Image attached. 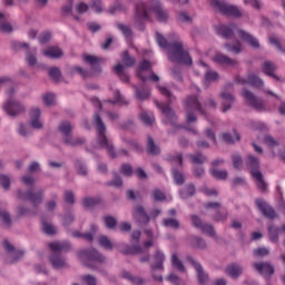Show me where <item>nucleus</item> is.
Returning <instances> with one entry per match:
<instances>
[{
	"instance_id": "obj_62",
	"label": "nucleus",
	"mask_w": 285,
	"mask_h": 285,
	"mask_svg": "<svg viewBox=\"0 0 285 285\" xmlns=\"http://www.w3.org/2000/svg\"><path fill=\"white\" fill-rule=\"evenodd\" d=\"M0 219L6 224V226H10L12 220L10 219V214L6 212L4 209H0Z\"/></svg>"
},
{
	"instance_id": "obj_41",
	"label": "nucleus",
	"mask_w": 285,
	"mask_h": 285,
	"mask_svg": "<svg viewBox=\"0 0 285 285\" xmlns=\"http://www.w3.org/2000/svg\"><path fill=\"white\" fill-rule=\"evenodd\" d=\"M259 190H266V181H264V175L262 171H254L253 176Z\"/></svg>"
},
{
	"instance_id": "obj_45",
	"label": "nucleus",
	"mask_w": 285,
	"mask_h": 285,
	"mask_svg": "<svg viewBox=\"0 0 285 285\" xmlns=\"http://www.w3.org/2000/svg\"><path fill=\"white\" fill-rule=\"evenodd\" d=\"M225 48L228 52L239 55L242 52V42L237 41L236 45L225 43Z\"/></svg>"
},
{
	"instance_id": "obj_63",
	"label": "nucleus",
	"mask_w": 285,
	"mask_h": 285,
	"mask_svg": "<svg viewBox=\"0 0 285 285\" xmlns=\"http://www.w3.org/2000/svg\"><path fill=\"white\" fill-rule=\"evenodd\" d=\"M158 90L160 95H163V97H166L168 99L169 104L173 102V94H170V90H168V88L158 86Z\"/></svg>"
},
{
	"instance_id": "obj_11",
	"label": "nucleus",
	"mask_w": 285,
	"mask_h": 285,
	"mask_svg": "<svg viewBox=\"0 0 285 285\" xmlns=\"http://www.w3.org/2000/svg\"><path fill=\"white\" fill-rule=\"evenodd\" d=\"M18 199L30 202L32 206L37 207L41 202H43V190H39L37 193L32 190L26 193L18 190Z\"/></svg>"
},
{
	"instance_id": "obj_7",
	"label": "nucleus",
	"mask_w": 285,
	"mask_h": 285,
	"mask_svg": "<svg viewBox=\"0 0 285 285\" xmlns=\"http://www.w3.org/2000/svg\"><path fill=\"white\" fill-rule=\"evenodd\" d=\"M148 10L150 9L148 8L147 3L138 2L136 4L135 26L140 31L146 30V21H150Z\"/></svg>"
},
{
	"instance_id": "obj_34",
	"label": "nucleus",
	"mask_w": 285,
	"mask_h": 285,
	"mask_svg": "<svg viewBox=\"0 0 285 285\" xmlns=\"http://www.w3.org/2000/svg\"><path fill=\"white\" fill-rule=\"evenodd\" d=\"M279 233H282V228H279V227H277L275 225H269L268 226L269 239L274 244H277V242H279Z\"/></svg>"
},
{
	"instance_id": "obj_59",
	"label": "nucleus",
	"mask_w": 285,
	"mask_h": 285,
	"mask_svg": "<svg viewBox=\"0 0 285 285\" xmlns=\"http://www.w3.org/2000/svg\"><path fill=\"white\" fill-rule=\"evenodd\" d=\"M105 226H107L109 229L116 228L117 227V219L112 216H105Z\"/></svg>"
},
{
	"instance_id": "obj_22",
	"label": "nucleus",
	"mask_w": 285,
	"mask_h": 285,
	"mask_svg": "<svg viewBox=\"0 0 285 285\" xmlns=\"http://www.w3.org/2000/svg\"><path fill=\"white\" fill-rule=\"evenodd\" d=\"M158 108L161 109V112L166 117L167 121H169V124H171V126H175V124L177 121V116L175 115V111H173V109H170V106L166 105V104H160V105H158Z\"/></svg>"
},
{
	"instance_id": "obj_15",
	"label": "nucleus",
	"mask_w": 285,
	"mask_h": 285,
	"mask_svg": "<svg viewBox=\"0 0 285 285\" xmlns=\"http://www.w3.org/2000/svg\"><path fill=\"white\" fill-rule=\"evenodd\" d=\"M191 224L193 226H195V228H200L204 235H208L209 237H215V227H213V225H209V224H204L202 222V218H199L198 216L196 215L191 216Z\"/></svg>"
},
{
	"instance_id": "obj_37",
	"label": "nucleus",
	"mask_w": 285,
	"mask_h": 285,
	"mask_svg": "<svg viewBox=\"0 0 285 285\" xmlns=\"http://www.w3.org/2000/svg\"><path fill=\"white\" fill-rule=\"evenodd\" d=\"M171 266L179 273H186V267H184V263H181L177 254L171 255Z\"/></svg>"
},
{
	"instance_id": "obj_24",
	"label": "nucleus",
	"mask_w": 285,
	"mask_h": 285,
	"mask_svg": "<svg viewBox=\"0 0 285 285\" xmlns=\"http://www.w3.org/2000/svg\"><path fill=\"white\" fill-rule=\"evenodd\" d=\"M236 29H237V26L235 24H230V26L223 24L217 27V35H219L220 37H224V39H230V37H233Z\"/></svg>"
},
{
	"instance_id": "obj_60",
	"label": "nucleus",
	"mask_w": 285,
	"mask_h": 285,
	"mask_svg": "<svg viewBox=\"0 0 285 285\" xmlns=\"http://www.w3.org/2000/svg\"><path fill=\"white\" fill-rule=\"evenodd\" d=\"M118 30H120L122 32V35L127 38L130 39V37H132V30H130V27L126 26V24H118Z\"/></svg>"
},
{
	"instance_id": "obj_53",
	"label": "nucleus",
	"mask_w": 285,
	"mask_h": 285,
	"mask_svg": "<svg viewBox=\"0 0 285 285\" xmlns=\"http://www.w3.org/2000/svg\"><path fill=\"white\" fill-rule=\"evenodd\" d=\"M188 157L191 159V161L194 164H205V161L207 160L206 156H204L203 154H196V155H188Z\"/></svg>"
},
{
	"instance_id": "obj_57",
	"label": "nucleus",
	"mask_w": 285,
	"mask_h": 285,
	"mask_svg": "<svg viewBox=\"0 0 285 285\" xmlns=\"http://www.w3.org/2000/svg\"><path fill=\"white\" fill-rule=\"evenodd\" d=\"M42 230L46 233V235H55L57 230L55 229V226L50 223L42 222Z\"/></svg>"
},
{
	"instance_id": "obj_5",
	"label": "nucleus",
	"mask_w": 285,
	"mask_h": 285,
	"mask_svg": "<svg viewBox=\"0 0 285 285\" xmlns=\"http://www.w3.org/2000/svg\"><path fill=\"white\" fill-rule=\"evenodd\" d=\"M78 257L82 262H86L89 268H97V264H104L106 262V257L95 248L81 250L78 253Z\"/></svg>"
},
{
	"instance_id": "obj_33",
	"label": "nucleus",
	"mask_w": 285,
	"mask_h": 285,
	"mask_svg": "<svg viewBox=\"0 0 285 285\" xmlns=\"http://www.w3.org/2000/svg\"><path fill=\"white\" fill-rule=\"evenodd\" d=\"M83 60L91 66L94 72H101V67L99 66V58L90 55H86Z\"/></svg>"
},
{
	"instance_id": "obj_27",
	"label": "nucleus",
	"mask_w": 285,
	"mask_h": 285,
	"mask_svg": "<svg viewBox=\"0 0 285 285\" xmlns=\"http://www.w3.org/2000/svg\"><path fill=\"white\" fill-rule=\"evenodd\" d=\"M245 164H246L248 170H250L252 176L254 173H259V158H257L253 155H248Z\"/></svg>"
},
{
	"instance_id": "obj_23",
	"label": "nucleus",
	"mask_w": 285,
	"mask_h": 285,
	"mask_svg": "<svg viewBox=\"0 0 285 285\" xmlns=\"http://www.w3.org/2000/svg\"><path fill=\"white\" fill-rule=\"evenodd\" d=\"M222 101V112H226L227 110H230L233 108V104H235V97L228 92H222L220 94Z\"/></svg>"
},
{
	"instance_id": "obj_26",
	"label": "nucleus",
	"mask_w": 285,
	"mask_h": 285,
	"mask_svg": "<svg viewBox=\"0 0 285 285\" xmlns=\"http://www.w3.org/2000/svg\"><path fill=\"white\" fill-rule=\"evenodd\" d=\"M151 66L153 65L148 60H142L139 63L136 75L140 81H148V77L144 76V72H146L147 70H150Z\"/></svg>"
},
{
	"instance_id": "obj_52",
	"label": "nucleus",
	"mask_w": 285,
	"mask_h": 285,
	"mask_svg": "<svg viewBox=\"0 0 285 285\" xmlns=\"http://www.w3.org/2000/svg\"><path fill=\"white\" fill-rule=\"evenodd\" d=\"M100 246L107 250H112V243L108 239V236H100L98 239Z\"/></svg>"
},
{
	"instance_id": "obj_2",
	"label": "nucleus",
	"mask_w": 285,
	"mask_h": 285,
	"mask_svg": "<svg viewBox=\"0 0 285 285\" xmlns=\"http://www.w3.org/2000/svg\"><path fill=\"white\" fill-rule=\"evenodd\" d=\"M13 85H14V82H12V79H10L9 77L0 78V88H3V86L6 88H10L7 91L8 100L3 105V110L10 117H17V115H21V112H23L26 110V107H23V105H20V102L17 101L13 97V95H14V88H12Z\"/></svg>"
},
{
	"instance_id": "obj_54",
	"label": "nucleus",
	"mask_w": 285,
	"mask_h": 285,
	"mask_svg": "<svg viewBox=\"0 0 285 285\" xmlns=\"http://www.w3.org/2000/svg\"><path fill=\"white\" fill-rule=\"evenodd\" d=\"M151 198L154 202H164L166 199V194L161 189H155L151 191Z\"/></svg>"
},
{
	"instance_id": "obj_38",
	"label": "nucleus",
	"mask_w": 285,
	"mask_h": 285,
	"mask_svg": "<svg viewBox=\"0 0 285 285\" xmlns=\"http://www.w3.org/2000/svg\"><path fill=\"white\" fill-rule=\"evenodd\" d=\"M121 275L124 279H127L128 282H130V284L144 285V278L132 276V274H130L129 272L124 271Z\"/></svg>"
},
{
	"instance_id": "obj_58",
	"label": "nucleus",
	"mask_w": 285,
	"mask_h": 285,
	"mask_svg": "<svg viewBox=\"0 0 285 285\" xmlns=\"http://www.w3.org/2000/svg\"><path fill=\"white\" fill-rule=\"evenodd\" d=\"M141 253H144V248L139 246H131L125 250V255H141Z\"/></svg>"
},
{
	"instance_id": "obj_8",
	"label": "nucleus",
	"mask_w": 285,
	"mask_h": 285,
	"mask_svg": "<svg viewBox=\"0 0 285 285\" xmlns=\"http://www.w3.org/2000/svg\"><path fill=\"white\" fill-rule=\"evenodd\" d=\"M58 130L63 136V142L68 146H79L81 144H86V139L83 138H72V134H70L72 132V125H70V121H62L59 125Z\"/></svg>"
},
{
	"instance_id": "obj_9",
	"label": "nucleus",
	"mask_w": 285,
	"mask_h": 285,
	"mask_svg": "<svg viewBox=\"0 0 285 285\" xmlns=\"http://www.w3.org/2000/svg\"><path fill=\"white\" fill-rule=\"evenodd\" d=\"M210 4L215 10H218L220 14H225L226 17H242V10L236 6L228 4L220 0H212Z\"/></svg>"
},
{
	"instance_id": "obj_42",
	"label": "nucleus",
	"mask_w": 285,
	"mask_h": 285,
	"mask_svg": "<svg viewBox=\"0 0 285 285\" xmlns=\"http://www.w3.org/2000/svg\"><path fill=\"white\" fill-rule=\"evenodd\" d=\"M134 88L136 89V97L139 101H144L150 97V90L146 88H137L136 86H134Z\"/></svg>"
},
{
	"instance_id": "obj_43",
	"label": "nucleus",
	"mask_w": 285,
	"mask_h": 285,
	"mask_svg": "<svg viewBox=\"0 0 285 285\" xmlns=\"http://www.w3.org/2000/svg\"><path fill=\"white\" fill-rule=\"evenodd\" d=\"M121 60L124 66H127V68H132V66L136 63L135 58H132L128 51L122 52Z\"/></svg>"
},
{
	"instance_id": "obj_44",
	"label": "nucleus",
	"mask_w": 285,
	"mask_h": 285,
	"mask_svg": "<svg viewBox=\"0 0 285 285\" xmlns=\"http://www.w3.org/2000/svg\"><path fill=\"white\" fill-rule=\"evenodd\" d=\"M139 117L145 126H153V124L155 122V116L148 115V112L146 111L141 112Z\"/></svg>"
},
{
	"instance_id": "obj_55",
	"label": "nucleus",
	"mask_w": 285,
	"mask_h": 285,
	"mask_svg": "<svg viewBox=\"0 0 285 285\" xmlns=\"http://www.w3.org/2000/svg\"><path fill=\"white\" fill-rule=\"evenodd\" d=\"M169 161L176 164V166H184V157L180 153H176L174 156H169Z\"/></svg>"
},
{
	"instance_id": "obj_12",
	"label": "nucleus",
	"mask_w": 285,
	"mask_h": 285,
	"mask_svg": "<svg viewBox=\"0 0 285 285\" xmlns=\"http://www.w3.org/2000/svg\"><path fill=\"white\" fill-rule=\"evenodd\" d=\"M2 246L7 253H9L8 258L6 259L7 264H14V262H19L21 257H23V250H17L14 245L10 244L8 239H4Z\"/></svg>"
},
{
	"instance_id": "obj_14",
	"label": "nucleus",
	"mask_w": 285,
	"mask_h": 285,
	"mask_svg": "<svg viewBox=\"0 0 285 285\" xmlns=\"http://www.w3.org/2000/svg\"><path fill=\"white\" fill-rule=\"evenodd\" d=\"M235 81L236 83H240V86L248 83V86H252L253 88H264V80L255 73H248L247 78L237 76Z\"/></svg>"
},
{
	"instance_id": "obj_19",
	"label": "nucleus",
	"mask_w": 285,
	"mask_h": 285,
	"mask_svg": "<svg viewBox=\"0 0 285 285\" xmlns=\"http://www.w3.org/2000/svg\"><path fill=\"white\" fill-rule=\"evenodd\" d=\"M204 208L208 209H213L216 210V215L214 216V220L215 222H224V219H226V214H222L219 210L222 208V204L217 203V202H212V203H205L204 204Z\"/></svg>"
},
{
	"instance_id": "obj_20",
	"label": "nucleus",
	"mask_w": 285,
	"mask_h": 285,
	"mask_svg": "<svg viewBox=\"0 0 285 285\" xmlns=\"http://www.w3.org/2000/svg\"><path fill=\"white\" fill-rule=\"evenodd\" d=\"M29 117L31 119L30 121L31 128H36V129L43 128V122L39 120V117H41V110L39 108H32L29 112Z\"/></svg>"
},
{
	"instance_id": "obj_21",
	"label": "nucleus",
	"mask_w": 285,
	"mask_h": 285,
	"mask_svg": "<svg viewBox=\"0 0 285 285\" xmlns=\"http://www.w3.org/2000/svg\"><path fill=\"white\" fill-rule=\"evenodd\" d=\"M187 259L188 262H190L191 266H194L195 271L197 272L199 284H204L206 279H208V274L204 273V267H202V264H199L190 256L187 257Z\"/></svg>"
},
{
	"instance_id": "obj_3",
	"label": "nucleus",
	"mask_w": 285,
	"mask_h": 285,
	"mask_svg": "<svg viewBox=\"0 0 285 285\" xmlns=\"http://www.w3.org/2000/svg\"><path fill=\"white\" fill-rule=\"evenodd\" d=\"M94 119H95L96 129L98 132L97 140H98L99 146L101 148H106L108 155L111 158L117 157V154H115V147L112 146V144H110L108 141V137H106V125L104 124L101 116H99V114H95Z\"/></svg>"
},
{
	"instance_id": "obj_36",
	"label": "nucleus",
	"mask_w": 285,
	"mask_h": 285,
	"mask_svg": "<svg viewBox=\"0 0 285 285\" xmlns=\"http://www.w3.org/2000/svg\"><path fill=\"white\" fill-rule=\"evenodd\" d=\"M114 72L119 77L120 80L124 81V83H128L130 81V77L128 73L124 72V67L121 63H118L114 67Z\"/></svg>"
},
{
	"instance_id": "obj_46",
	"label": "nucleus",
	"mask_w": 285,
	"mask_h": 285,
	"mask_svg": "<svg viewBox=\"0 0 285 285\" xmlns=\"http://www.w3.org/2000/svg\"><path fill=\"white\" fill-rule=\"evenodd\" d=\"M163 225L166 227V228H179V220L175 219V218H165L163 220Z\"/></svg>"
},
{
	"instance_id": "obj_49",
	"label": "nucleus",
	"mask_w": 285,
	"mask_h": 285,
	"mask_svg": "<svg viewBox=\"0 0 285 285\" xmlns=\"http://www.w3.org/2000/svg\"><path fill=\"white\" fill-rule=\"evenodd\" d=\"M232 161H233V166H234V168H236V170H242V168L244 166V160L242 159V156L233 155Z\"/></svg>"
},
{
	"instance_id": "obj_1",
	"label": "nucleus",
	"mask_w": 285,
	"mask_h": 285,
	"mask_svg": "<svg viewBox=\"0 0 285 285\" xmlns=\"http://www.w3.org/2000/svg\"><path fill=\"white\" fill-rule=\"evenodd\" d=\"M156 39L160 48L167 49L169 61L181 63L183 66H193V58L188 50L184 49V42L175 40L168 43V40L159 32H156Z\"/></svg>"
},
{
	"instance_id": "obj_56",
	"label": "nucleus",
	"mask_w": 285,
	"mask_h": 285,
	"mask_svg": "<svg viewBox=\"0 0 285 285\" xmlns=\"http://www.w3.org/2000/svg\"><path fill=\"white\" fill-rule=\"evenodd\" d=\"M49 77L53 79V81H59L61 79V70L57 67H52L49 69Z\"/></svg>"
},
{
	"instance_id": "obj_6",
	"label": "nucleus",
	"mask_w": 285,
	"mask_h": 285,
	"mask_svg": "<svg viewBox=\"0 0 285 285\" xmlns=\"http://www.w3.org/2000/svg\"><path fill=\"white\" fill-rule=\"evenodd\" d=\"M186 121L187 124H193V121H197V116L195 112H200V115H206L204 108H202V104L195 96H189L186 99Z\"/></svg>"
},
{
	"instance_id": "obj_39",
	"label": "nucleus",
	"mask_w": 285,
	"mask_h": 285,
	"mask_svg": "<svg viewBox=\"0 0 285 285\" xmlns=\"http://www.w3.org/2000/svg\"><path fill=\"white\" fill-rule=\"evenodd\" d=\"M242 271H243V268L238 264H232V265L227 266V268H226L227 275H229V277H234V278H236L242 273Z\"/></svg>"
},
{
	"instance_id": "obj_4",
	"label": "nucleus",
	"mask_w": 285,
	"mask_h": 285,
	"mask_svg": "<svg viewBox=\"0 0 285 285\" xmlns=\"http://www.w3.org/2000/svg\"><path fill=\"white\" fill-rule=\"evenodd\" d=\"M72 246L69 242H56L50 243L49 248L52 250V256L50 257V263L53 268H63L66 266V261L61 257L59 253L70 250Z\"/></svg>"
},
{
	"instance_id": "obj_48",
	"label": "nucleus",
	"mask_w": 285,
	"mask_h": 285,
	"mask_svg": "<svg viewBox=\"0 0 285 285\" xmlns=\"http://www.w3.org/2000/svg\"><path fill=\"white\" fill-rule=\"evenodd\" d=\"M212 177H215V179H227L228 171L226 170H219V169H212L210 170Z\"/></svg>"
},
{
	"instance_id": "obj_61",
	"label": "nucleus",
	"mask_w": 285,
	"mask_h": 285,
	"mask_svg": "<svg viewBox=\"0 0 285 285\" xmlns=\"http://www.w3.org/2000/svg\"><path fill=\"white\" fill-rule=\"evenodd\" d=\"M90 8H91V10L96 11L98 14L104 12V8L101 6V0H91Z\"/></svg>"
},
{
	"instance_id": "obj_35",
	"label": "nucleus",
	"mask_w": 285,
	"mask_h": 285,
	"mask_svg": "<svg viewBox=\"0 0 285 285\" xmlns=\"http://www.w3.org/2000/svg\"><path fill=\"white\" fill-rule=\"evenodd\" d=\"M264 144L269 147L272 150L273 155H275V150L279 148V141H277L273 136L266 135L264 137Z\"/></svg>"
},
{
	"instance_id": "obj_51",
	"label": "nucleus",
	"mask_w": 285,
	"mask_h": 285,
	"mask_svg": "<svg viewBox=\"0 0 285 285\" xmlns=\"http://www.w3.org/2000/svg\"><path fill=\"white\" fill-rule=\"evenodd\" d=\"M114 99H115V101L108 100V102L109 104H120V105H124V106H128V102L126 101L124 96H121V92H119V90H117L115 92Z\"/></svg>"
},
{
	"instance_id": "obj_47",
	"label": "nucleus",
	"mask_w": 285,
	"mask_h": 285,
	"mask_svg": "<svg viewBox=\"0 0 285 285\" xmlns=\"http://www.w3.org/2000/svg\"><path fill=\"white\" fill-rule=\"evenodd\" d=\"M99 202H101V198L88 197L82 200V205L85 208H92V206H97Z\"/></svg>"
},
{
	"instance_id": "obj_16",
	"label": "nucleus",
	"mask_w": 285,
	"mask_h": 285,
	"mask_svg": "<svg viewBox=\"0 0 285 285\" xmlns=\"http://www.w3.org/2000/svg\"><path fill=\"white\" fill-rule=\"evenodd\" d=\"M255 204L257 208H259L261 213H263L264 217H267L268 219H275V217H277L275 209L265 200L257 198Z\"/></svg>"
},
{
	"instance_id": "obj_17",
	"label": "nucleus",
	"mask_w": 285,
	"mask_h": 285,
	"mask_svg": "<svg viewBox=\"0 0 285 285\" xmlns=\"http://www.w3.org/2000/svg\"><path fill=\"white\" fill-rule=\"evenodd\" d=\"M253 267L259 275H263V277H271V275L275 273V268L272 267L269 263H254Z\"/></svg>"
},
{
	"instance_id": "obj_28",
	"label": "nucleus",
	"mask_w": 285,
	"mask_h": 285,
	"mask_svg": "<svg viewBox=\"0 0 285 285\" xmlns=\"http://www.w3.org/2000/svg\"><path fill=\"white\" fill-rule=\"evenodd\" d=\"M151 11L157 17L158 21H168V12L161 9V3L156 2V4L151 8Z\"/></svg>"
},
{
	"instance_id": "obj_25",
	"label": "nucleus",
	"mask_w": 285,
	"mask_h": 285,
	"mask_svg": "<svg viewBox=\"0 0 285 285\" xmlns=\"http://www.w3.org/2000/svg\"><path fill=\"white\" fill-rule=\"evenodd\" d=\"M238 37L245 41V43H248V46H252V48H259V41L256 40L255 37H253L250 33L244 31V30H238Z\"/></svg>"
},
{
	"instance_id": "obj_64",
	"label": "nucleus",
	"mask_w": 285,
	"mask_h": 285,
	"mask_svg": "<svg viewBox=\"0 0 285 285\" xmlns=\"http://www.w3.org/2000/svg\"><path fill=\"white\" fill-rule=\"evenodd\" d=\"M217 79H219V73H217L216 71H207L205 73V80L210 83V81H217Z\"/></svg>"
},
{
	"instance_id": "obj_18",
	"label": "nucleus",
	"mask_w": 285,
	"mask_h": 285,
	"mask_svg": "<svg viewBox=\"0 0 285 285\" xmlns=\"http://www.w3.org/2000/svg\"><path fill=\"white\" fill-rule=\"evenodd\" d=\"M132 215L138 224H148L150 222V216H148L144 206L135 207Z\"/></svg>"
},
{
	"instance_id": "obj_31",
	"label": "nucleus",
	"mask_w": 285,
	"mask_h": 285,
	"mask_svg": "<svg viewBox=\"0 0 285 285\" xmlns=\"http://www.w3.org/2000/svg\"><path fill=\"white\" fill-rule=\"evenodd\" d=\"M262 70L265 75L268 77H273V79H279L275 73V70H277V66L271 61H265L262 66Z\"/></svg>"
},
{
	"instance_id": "obj_10",
	"label": "nucleus",
	"mask_w": 285,
	"mask_h": 285,
	"mask_svg": "<svg viewBox=\"0 0 285 285\" xmlns=\"http://www.w3.org/2000/svg\"><path fill=\"white\" fill-rule=\"evenodd\" d=\"M166 262V255L160 249H157L154 254V263L151 264L153 279L155 282H164L161 274H156V271H164V263Z\"/></svg>"
},
{
	"instance_id": "obj_30",
	"label": "nucleus",
	"mask_w": 285,
	"mask_h": 285,
	"mask_svg": "<svg viewBox=\"0 0 285 285\" xmlns=\"http://www.w3.org/2000/svg\"><path fill=\"white\" fill-rule=\"evenodd\" d=\"M42 55L49 57V59H59V57L63 56V51L59 47H48Z\"/></svg>"
},
{
	"instance_id": "obj_29",
	"label": "nucleus",
	"mask_w": 285,
	"mask_h": 285,
	"mask_svg": "<svg viewBox=\"0 0 285 285\" xmlns=\"http://www.w3.org/2000/svg\"><path fill=\"white\" fill-rule=\"evenodd\" d=\"M215 63H219L220 66H236L237 61L233 60L228 56L224 53H216L214 57Z\"/></svg>"
},
{
	"instance_id": "obj_32",
	"label": "nucleus",
	"mask_w": 285,
	"mask_h": 285,
	"mask_svg": "<svg viewBox=\"0 0 285 285\" xmlns=\"http://www.w3.org/2000/svg\"><path fill=\"white\" fill-rule=\"evenodd\" d=\"M146 151L148 155H159L161 153V149L155 144V140L150 136L147 138Z\"/></svg>"
},
{
	"instance_id": "obj_50",
	"label": "nucleus",
	"mask_w": 285,
	"mask_h": 285,
	"mask_svg": "<svg viewBox=\"0 0 285 285\" xmlns=\"http://www.w3.org/2000/svg\"><path fill=\"white\" fill-rule=\"evenodd\" d=\"M107 186H115L116 188H121L124 186V180H121V176L117 173L114 174V179L107 184Z\"/></svg>"
},
{
	"instance_id": "obj_13",
	"label": "nucleus",
	"mask_w": 285,
	"mask_h": 285,
	"mask_svg": "<svg viewBox=\"0 0 285 285\" xmlns=\"http://www.w3.org/2000/svg\"><path fill=\"white\" fill-rule=\"evenodd\" d=\"M242 95L245 101H247L248 106H250V108H254V110H258L259 112L264 110V100L257 98L250 90L243 89Z\"/></svg>"
},
{
	"instance_id": "obj_40",
	"label": "nucleus",
	"mask_w": 285,
	"mask_h": 285,
	"mask_svg": "<svg viewBox=\"0 0 285 285\" xmlns=\"http://www.w3.org/2000/svg\"><path fill=\"white\" fill-rule=\"evenodd\" d=\"M195 193H196L195 185L190 184L185 186L184 189L180 190V197L181 199H188V197H193Z\"/></svg>"
}]
</instances>
